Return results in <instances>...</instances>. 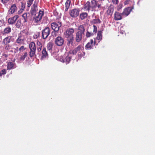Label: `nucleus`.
I'll list each match as a JSON object with an SVG mask.
<instances>
[{
  "mask_svg": "<svg viewBox=\"0 0 155 155\" xmlns=\"http://www.w3.org/2000/svg\"><path fill=\"white\" fill-rule=\"evenodd\" d=\"M39 2V0H29L27 2V6L28 7H30L33 3L30 11L32 16L36 15L37 12L38 10V5Z\"/></svg>",
  "mask_w": 155,
  "mask_h": 155,
  "instance_id": "nucleus-1",
  "label": "nucleus"
},
{
  "mask_svg": "<svg viewBox=\"0 0 155 155\" xmlns=\"http://www.w3.org/2000/svg\"><path fill=\"white\" fill-rule=\"evenodd\" d=\"M29 48L30 49V51L29 53V55L30 58L36 57V46L35 42H31L29 44Z\"/></svg>",
  "mask_w": 155,
  "mask_h": 155,
  "instance_id": "nucleus-2",
  "label": "nucleus"
},
{
  "mask_svg": "<svg viewBox=\"0 0 155 155\" xmlns=\"http://www.w3.org/2000/svg\"><path fill=\"white\" fill-rule=\"evenodd\" d=\"M12 37L8 36L4 38L2 41V44L4 45L5 50L9 51L10 49H12V45L9 44L11 42Z\"/></svg>",
  "mask_w": 155,
  "mask_h": 155,
  "instance_id": "nucleus-3",
  "label": "nucleus"
},
{
  "mask_svg": "<svg viewBox=\"0 0 155 155\" xmlns=\"http://www.w3.org/2000/svg\"><path fill=\"white\" fill-rule=\"evenodd\" d=\"M44 14V11L40 10L39 11L38 15L33 16V21L36 25H38L40 23L42 17Z\"/></svg>",
  "mask_w": 155,
  "mask_h": 155,
  "instance_id": "nucleus-4",
  "label": "nucleus"
},
{
  "mask_svg": "<svg viewBox=\"0 0 155 155\" xmlns=\"http://www.w3.org/2000/svg\"><path fill=\"white\" fill-rule=\"evenodd\" d=\"M71 56L67 54H64L63 56L59 57L58 59L63 63H65L66 64H68L70 61Z\"/></svg>",
  "mask_w": 155,
  "mask_h": 155,
  "instance_id": "nucleus-5",
  "label": "nucleus"
},
{
  "mask_svg": "<svg viewBox=\"0 0 155 155\" xmlns=\"http://www.w3.org/2000/svg\"><path fill=\"white\" fill-rule=\"evenodd\" d=\"M80 11V9L78 8H74L70 10V15L72 18H75L79 16Z\"/></svg>",
  "mask_w": 155,
  "mask_h": 155,
  "instance_id": "nucleus-6",
  "label": "nucleus"
},
{
  "mask_svg": "<svg viewBox=\"0 0 155 155\" xmlns=\"http://www.w3.org/2000/svg\"><path fill=\"white\" fill-rule=\"evenodd\" d=\"M50 33V28L47 27L42 30L41 37L43 39H45L48 37Z\"/></svg>",
  "mask_w": 155,
  "mask_h": 155,
  "instance_id": "nucleus-7",
  "label": "nucleus"
},
{
  "mask_svg": "<svg viewBox=\"0 0 155 155\" xmlns=\"http://www.w3.org/2000/svg\"><path fill=\"white\" fill-rule=\"evenodd\" d=\"M74 30L73 28H69L64 32V34L65 38L74 37L73 33Z\"/></svg>",
  "mask_w": 155,
  "mask_h": 155,
  "instance_id": "nucleus-8",
  "label": "nucleus"
},
{
  "mask_svg": "<svg viewBox=\"0 0 155 155\" xmlns=\"http://www.w3.org/2000/svg\"><path fill=\"white\" fill-rule=\"evenodd\" d=\"M96 44L95 40L94 41L93 40L91 39L90 40L85 46L86 49L91 50L93 48L94 46Z\"/></svg>",
  "mask_w": 155,
  "mask_h": 155,
  "instance_id": "nucleus-9",
  "label": "nucleus"
},
{
  "mask_svg": "<svg viewBox=\"0 0 155 155\" xmlns=\"http://www.w3.org/2000/svg\"><path fill=\"white\" fill-rule=\"evenodd\" d=\"M64 39L61 37L58 36L55 39V44L58 46H62L64 44Z\"/></svg>",
  "mask_w": 155,
  "mask_h": 155,
  "instance_id": "nucleus-10",
  "label": "nucleus"
},
{
  "mask_svg": "<svg viewBox=\"0 0 155 155\" xmlns=\"http://www.w3.org/2000/svg\"><path fill=\"white\" fill-rule=\"evenodd\" d=\"M58 24L56 22H54L51 23V28L54 32L58 31L60 27L61 26V22H58Z\"/></svg>",
  "mask_w": 155,
  "mask_h": 155,
  "instance_id": "nucleus-11",
  "label": "nucleus"
},
{
  "mask_svg": "<svg viewBox=\"0 0 155 155\" xmlns=\"http://www.w3.org/2000/svg\"><path fill=\"white\" fill-rule=\"evenodd\" d=\"M93 32H90L88 31H87L86 33V37L87 38H89L91 37L92 36L95 35L97 31V28L95 25L93 26Z\"/></svg>",
  "mask_w": 155,
  "mask_h": 155,
  "instance_id": "nucleus-12",
  "label": "nucleus"
},
{
  "mask_svg": "<svg viewBox=\"0 0 155 155\" xmlns=\"http://www.w3.org/2000/svg\"><path fill=\"white\" fill-rule=\"evenodd\" d=\"M81 48L84 49V48L83 47L79 45L74 49L70 50L68 54H70V55L71 54H73L74 55H76L77 52L81 50Z\"/></svg>",
  "mask_w": 155,
  "mask_h": 155,
  "instance_id": "nucleus-13",
  "label": "nucleus"
},
{
  "mask_svg": "<svg viewBox=\"0 0 155 155\" xmlns=\"http://www.w3.org/2000/svg\"><path fill=\"white\" fill-rule=\"evenodd\" d=\"M134 9L133 7H129L124 9L122 14L123 15L127 16Z\"/></svg>",
  "mask_w": 155,
  "mask_h": 155,
  "instance_id": "nucleus-14",
  "label": "nucleus"
},
{
  "mask_svg": "<svg viewBox=\"0 0 155 155\" xmlns=\"http://www.w3.org/2000/svg\"><path fill=\"white\" fill-rule=\"evenodd\" d=\"M48 55L46 50L45 48H43L42 50L41 51V59L42 60L48 58Z\"/></svg>",
  "mask_w": 155,
  "mask_h": 155,
  "instance_id": "nucleus-15",
  "label": "nucleus"
},
{
  "mask_svg": "<svg viewBox=\"0 0 155 155\" xmlns=\"http://www.w3.org/2000/svg\"><path fill=\"white\" fill-rule=\"evenodd\" d=\"M18 17L19 16L18 15H16L12 17L9 18L8 19V23L12 25L14 24Z\"/></svg>",
  "mask_w": 155,
  "mask_h": 155,
  "instance_id": "nucleus-16",
  "label": "nucleus"
},
{
  "mask_svg": "<svg viewBox=\"0 0 155 155\" xmlns=\"http://www.w3.org/2000/svg\"><path fill=\"white\" fill-rule=\"evenodd\" d=\"M123 15L122 13H120L117 12H115L114 13V20L116 21L121 20L122 19Z\"/></svg>",
  "mask_w": 155,
  "mask_h": 155,
  "instance_id": "nucleus-17",
  "label": "nucleus"
},
{
  "mask_svg": "<svg viewBox=\"0 0 155 155\" xmlns=\"http://www.w3.org/2000/svg\"><path fill=\"white\" fill-rule=\"evenodd\" d=\"M83 34H81L79 32H76L75 36V40L76 42H79L82 39V35Z\"/></svg>",
  "mask_w": 155,
  "mask_h": 155,
  "instance_id": "nucleus-18",
  "label": "nucleus"
},
{
  "mask_svg": "<svg viewBox=\"0 0 155 155\" xmlns=\"http://www.w3.org/2000/svg\"><path fill=\"white\" fill-rule=\"evenodd\" d=\"M17 8L15 4H14L11 5L10 8L8 10V12L9 14H12L16 12Z\"/></svg>",
  "mask_w": 155,
  "mask_h": 155,
  "instance_id": "nucleus-19",
  "label": "nucleus"
},
{
  "mask_svg": "<svg viewBox=\"0 0 155 155\" xmlns=\"http://www.w3.org/2000/svg\"><path fill=\"white\" fill-rule=\"evenodd\" d=\"M25 39L24 37L21 35H19L18 38L16 40V42L19 45L23 43Z\"/></svg>",
  "mask_w": 155,
  "mask_h": 155,
  "instance_id": "nucleus-20",
  "label": "nucleus"
},
{
  "mask_svg": "<svg viewBox=\"0 0 155 155\" xmlns=\"http://www.w3.org/2000/svg\"><path fill=\"white\" fill-rule=\"evenodd\" d=\"M66 38L67 39V45L68 46H69L71 45V46H73L74 45V37H68Z\"/></svg>",
  "mask_w": 155,
  "mask_h": 155,
  "instance_id": "nucleus-21",
  "label": "nucleus"
},
{
  "mask_svg": "<svg viewBox=\"0 0 155 155\" xmlns=\"http://www.w3.org/2000/svg\"><path fill=\"white\" fill-rule=\"evenodd\" d=\"M97 2H96L95 0H92L90 2V7H91V10H96V6H97Z\"/></svg>",
  "mask_w": 155,
  "mask_h": 155,
  "instance_id": "nucleus-22",
  "label": "nucleus"
},
{
  "mask_svg": "<svg viewBox=\"0 0 155 155\" xmlns=\"http://www.w3.org/2000/svg\"><path fill=\"white\" fill-rule=\"evenodd\" d=\"M26 49V48L23 45L21 46L18 49V47H16V48L14 49L15 50L14 51V52L15 53H18L19 51H20V52H23V51L25 50Z\"/></svg>",
  "mask_w": 155,
  "mask_h": 155,
  "instance_id": "nucleus-23",
  "label": "nucleus"
},
{
  "mask_svg": "<svg viewBox=\"0 0 155 155\" xmlns=\"http://www.w3.org/2000/svg\"><path fill=\"white\" fill-rule=\"evenodd\" d=\"M84 8L85 10L88 11V12L90 9H91V7H90V2H89L87 1V2L84 6Z\"/></svg>",
  "mask_w": 155,
  "mask_h": 155,
  "instance_id": "nucleus-24",
  "label": "nucleus"
},
{
  "mask_svg": "<svg viewBox=\"0 0 155 155\" xmlns=\"http://www.w3.org/2000/svg\"><path fill=\"white\" fill-rule=\"evenodd\" d=\"M85 29L83 25H80L78 26V31L77 32L80 33L83 35L84 34Z\"/></svg>",
  "mask_w": 155,
  "mask_h": 155,
  "instance_id": "nucleus-25",
  "label": "nucleus"
},
{
  "mask_svg": "<svg viewBox=\"0 0 155 155\" xmlns=\"http://www.w3.org/2000/svg\"><path fill=\"white\" fill-rule=\"evenodd\" d=\"M11 31V28L9 27L5 28L2 31V33L3 35H6L10 33Z\"/></svg>",
  "mask_w": 155,
  "mask_h": 155,
  "instance_id": "nucleus-26",
  "label": "nucleus"
},
{
  "mask_svg": "<svg viewBox=\"0 0 155 155\" xmlns=\"http://www.w3.org/2000/svg\"><path fill=\"white\" fill-rule=\"evenodd\" d=\"M71 1L70 0H67L65 3V7L64 10V12H66L69 8Z\"/></svg>",
  "mask_w": 155,
  "mask_h": 155,
  "instance_id": "nucleus-27",
  "label": "nucleus"
},
{
  "mask_svg": "<svg viewBox=\"0 0 155 155\" xmlns=\"http://www.w3.org/2000/svg\"><path fill=\"white\" fill-rule=\"evenodd\" d=\"M96 39L99 41L98 42L99 43L100 41L102 39V32L101 31H99L97 34V36L96 37Z\"/></svg>",
  "mask_w": 155,
  "mask_h": 155,
  "instance_id": "nucleus-28",
  "label": "nucleus"
},
{
  "mask_svg": "<svg viewBox=\"0 0 155 155\" xmlns=\"http://www.w3.org/2000/svg\"><path fill=\"white\" fill-rule=\"evenodd\" d=\"M37 49L38 52L41 51L42 49V45L41 43L39 41H38L37 42Z\"/></svg>",
  "mask_w": 155,
  "mask_h": 155,
  "instance_id": "nucleus-29",
  "label": "nucleus"
},
{
  "mask_svg": "<svg viewBox=\"0 0 155 155\" xmlns=\"http://www.w3.org/2000/svg\"><path fill=\"white\" fill-rule=\"evenodd\" d=\"M14 64L12 62H9L8 63L7 68V69L11 70L14 68Z\"/></svg>",
  "mask_w": 155,
  "mask_h": 155,
  "instance_id": "nucleus-30",
  "label": "nucleus"
},
{
  "mask_svg": "<svg viewBox=\"0 0 155 155\" xmlns=\"http://www.w3.org/2000/svg\"><path fill=\"white\" fill-rule=\"evenodd\" d=\"M28 55V53L27 52H24L23 54L21 55L19 58V60L20 61H23L25 59L26 57Z\"/></svg>",
  "mask_w": 155,
  "mask_h": 155,
  "instance_id": "nucleus-31",
  "label": "nucleus"
},
{
  "mask_svg": "<svg viewBox=\"0 0 155 155\" xmlns=\"http://www.w3.org/2000/svg\"><path fill=\"white\" fill-rule=\"evenodd\" d=\"M87 14L86 12H83L80 15V18L81 20L84 19L87 17Z\"/></svg>",
  "mask_w": 155,
  "mask_h": 155,
  "instance_id": "nucleus-32",
  "label": "nucleus"
},
{
  "mask_svg": "<svg viewBox=\"0 0 155 155\" xmlns=\"http://www.w3.org/2000/svg\"><path fill=\"white\" fill-rule=\"evenodd\" d=\"M113 12V9L111 7H109L107 12L108 15H111Z\"/></svg>",
  "mask_w": 155,
  "mask_h": 155,
  "instance_id": "nucleus-33",
  "label": "nucleus"
},
{
  "mask_svg": "<svg viewBox=\"0 0 155 155\" xmlns=\"http://www.w3.org/2000/svg\"><path fill=\"white\" fill-rule=\"evenodd\" d=\"M83 48H81V50L80 51L78 52V57L79 58H81L82 56L84 55L85 54V53L84 52H83L82 51V50H83Z\"/></svg>",
  "mask_w": 155,
  "mask_h": 155,
  "instance_id": "nucleus-34",
  "label": "nucleus"
},
{
  "mask_svg": "<svg viewBox=\"0 0 155 155\" xmlns=\"http://www.w3.org/2000/svg\"><path fill=\"white\" fill-rule=\"evenodd\" d=\"M102 8V7L101 6V4H99L98 2H97V6H96V10L97 11H99Z\"/></svg>",
  "mask_w": 155,
  "mask_h": 155,
  "instance_id": "nucleus-35",
  "label": "nucleus"
},
{
  "mask_svg": "<svg viewBox=\"0 0 155 155\" xmlns=\"http://www.w3.org/2000/svg\"><path fill=\"white\" fill-rule=\"evenodd\" d=\"M47 49L48 50H51V49L52 48L53 45L51 43H49L47 44Z\"/></svg>",
  "mask_w": 155,
  "mask_h": 155,
  "instance_id": "nucleus-36",
  "label": "nucleus"
},
{
  "mask_svg": "<svg viewBox=\"0 0 155 155\" xmlns=\"http://www.w3.org/2000/svg\"><path fill=\"white\" fill-rule=\"evenodd\" d=\"M27 14L25 13L22 15V17L24 19V22H26L27 21Z\"/></svg>",
  "mask_w": 155,
  "mask_h": 155,
  "instance_id": "nucleus-37",
  "label": "nucleus"
},
{
  "mask_svg": "<svg viewBox=\"0 0 155 155\" xmlns=\"http://www.w3.org/2000/svg\"><path fill=\"white\" fill-rule=\"evenodd\" d=\"M21 25V21L20 20H18L15 26L17 28H19Z\"/></svg>",
  "mask_w": 155,
  "mask_h": 155,
  "instance_id": "nucleus-38",
  "label": "nucleus"
},
{
  "mask_svg": "<svg viewBox=\"0 0 155 155\" xmlns=\"http://www.w3.org/2000/svg\"><path fill=\"white\" fill-rule=\"evenodd\" d=\"M93 22L94 24H100L101 23V21L98 18L94 19L93 20Z\"/></svg>",
  "mask_w": 155,
  "mask_h": 155,
  "instance_id": "nucleus-39",
  "label": "nucleus"
},
{
  "mask_svg": "<svg viewBox=\"0 0 155 155\" xmlns=\"http://www.w3.org/2000/svg\"><path fill=\"white\" fill-rule=\"evenodd\" d=\"M21 9L18 11V12L19 13L21 12L24 10L25 8V5L24 4H23L22 2L21 3Z\"/></svg>",
  "mask_w": 155,
  "mask_h": 155,
  "instance_id": "nucleus-40",
  "label": "nucleus"
},
{
  "mask_svg": "<svg viewBox=\"0 0 155 155\" xmlns=\"http://www.w3.org/2000/svg\"><path fill=\"white\" fill-rule=\"evenodd\" d=\"M6 73V70L5 69H3L1 71L0 73V75H3L5 74Z\"/></svg>",
  "mask_w": 155,
  "mask_h": 155,
  "instance_id": "nucleus-41",
  "label": "nucleus"
},
{
  "mask_svg": "<svg viewBox=\"0 0 155 155\" xmlns=\"http://www.w3.org/2000/svg\"><path fill=\"white\" fill-rule=\"evenodd\" d=\"M53 14L54 16H57L58 15V13L57 12L56 9L53 11Z\"/></svg>",
  "mask_w": 155,
  "mask_h": 155,
  "instance_id": "nucleus-42",
  "label": "nucleus"
},
{
  "mask_svg": "<svg viewBox=\"0 0 155 155\" xmlns=\"http://www.w3.org/2000/svg\"><path fill=\"white\" fill-rule=\"evenodd\" d=\"M113 3L115 5L117 4L119 2L118 0H112Z\"/></svg>",
  "mask_w": 155,
  "mask_h": 155,
  "instance_id": "nucleus-43",
  "label": "nucleus"
},
{
  "mask_svg": "<svg viewBox=\"0 0 155 155\" xmlns=\"http://www.w3.org/2000/svg\"><path fill=\"white\" fill-rule=\"evenodd\" d=\"M131 2L130 0H126L124 2V5H127L129 4V2Z\"/></svg>",
  "mask_w": 155,
  "mask_h": 155,
  "instance_id": "nucleus-44",
  "label": "nucleus"
},
{
  "mask_svg": "<svg viewBox=\"0 0 155 155\" xmlns=\"http://www.w3.org/2000/svg\"><path fill=\"white\" fill-rule=\"evenodd\" d=\"M4 23V21L3 20H1L0 19V26H2Z\"/></svg>",
  "mask_w": 155,
  "mask_h": 155,
  "instance_id": "nucleus-45",
  "label": "nucleus"
},
{
  "mask_svg": "<svg viewBox=\"0 0 155 155\" xmlns=\"http://www.w3.org/2000/svg\"><path fill=\"white\" fill-rule=\"evenodd\" d=\"M2 3L3 4L6 3L8 0H1Z\"/></svg>",
  "mask_w": 155,
  "mask_h": 155,
  "instance_id": "nucleus-46",
  "label": "nucleus"
},
{
  "mask_svg": "<svg viewBox=\"0 0 155 155\" xmlns=\"http://www.w3.org/2000/svg\"><path fill=\"white\" fill-rule=\"evenodd\" d=\"M3 56H4L5 57H7L8 56V54L5 53H4Z\"/></svg>",
  "mask_w": 155,
  "mask_h": 155,
  "instance_id": "nucleus-47",
  "label": "nucleus"
},
{
  "mask_svg": "<svg viewBox=\"0 0 155 155\" xmlns=\"http://www.w3.org/2000/svg\"><path fill=\"white\" fill-rule=\"evenodd\" d=\"M10 51V52H13V51L12 50Z\"/></svg>",
  "mask_w": 155,
  "mask_h": 155,
  "instance_id": "nucleus-48",
  "label": "nucleus"
},
{
  "mask_svg": "<svg viewBox=\"0 0 155 155\" xmlns=\"http://www.w3.org/2000/svg\"><path fill=\"white\" fill-rule=\"evenodd\" d=\"M39 54V56H40V54H39V53H38V54Z\"/></svg>",
  "mask_w": 155,
  "mask_h": 155,
  "instance_id": "nucleus-49",
  "label": "nucleus"
}]
</instances>
